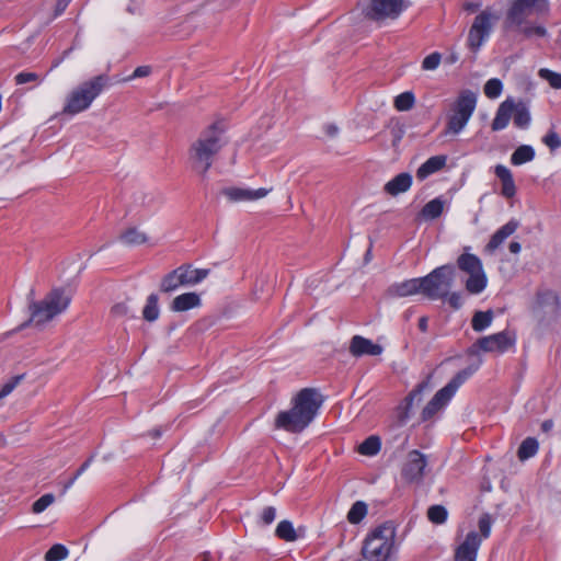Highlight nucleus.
Segmentation results:
<instances>
[{
  "instance_id": "1",
  "label": "nucleus",
  "mask_w": 561,
  "mask_h": 561,
  "mask_svg": "<svg viewBox=\"0 0 561 561\" xmlns=\"http://www.w3.org/2000/svg\"><path fill=\"white\" fill-rule=\"evenodd\" d=\"M322 403L323 397L319 390L304 388L291 399V408L276 415L274 427L300 433L313 421Z\"/></svg>"
},
{
  "instance_id": "2",
  "label": "nucleus",
  "mask_w": 561,
  "mask_h": 561,
  "mask_svg": "<svg viewBox=\"0 0 561 561\" xmlns=\"http://www.w3.org/2000/svg\"><path fill=\"white\" fill-rule=\"evenodd\" d=\"M550 14L549 0H512L505 15V27L522 34L525 38L546 37L547 28L530 21V15L547 18Z\"/></svg>"
},
{
  "instance_id": "3",
  "label": "nucleus",
  "mask_w": 561,
  "mask_h": 561,
  "mask_svg": "<svg viewBox=\"0 0 561 561\" xmlns=\"http://www.w3.org/2000/svg\"><path fill=\"white\" fill-rule=\"evenodd\" d=\"M224 133V124L215 122L206 127L191 145L188 161L196 173L204 176L210 169L215 157L225 145Z\"/></svg>"
},
{
  "instance_id": "4",
  "label": "nucleus",
  "mask_w": 561,
  "mask_h": 561,
  "mask_svg": "<svg viewBox=\"0 0 561 561\" xmlns=\"http://www.w3.org/2000/svg\"><path fill=\"white\" fill-rule=\"evenodd\" d=\"M107 85L106 75H99L83 81L68 94L62 113L76 115L88 110Z\"/></svg>"
},
{
  "instance_id": "5",
  "label": "nucleus",
  "mask_w": 561,
  "mask_h": 561,
  "mask_svg": "<svg viewBox=\"0 0 561 561\" xmlns=\"http://www.w3.org/2000/svg\"><path fill=\"white\" fill-rule=\"evenodd\" d=\"M394 538L396 528L391 523L376 527L364 541L363 557L368 561H386L393 549Z\"/></svg>"
},
{
  "instance_id": "6",
  "label": "nucleus",
  "mask_w": 561,
  "mask_h": 561,
  "mask_svg": "<svg viewBox=\"0 0 561 561\" xmlns=\"http://www.w3.org/2000/svg\"><path fill=\"white\" fill-rule=\"evenodd\" d=\"M476 107L477 93L468 89L460 91L450 106L444 134H460L470 121Z\"/></svg>"
},
{
  "instance_id": "7",
  "label": "nucleus",
  "mask_w": 561,
  "mask_h": 561,
  "mask_svg": "<svg viewBox=\"0 0 561 561\" xmlns=\"http://www.w3.org/2000/svg\"><path fill=\"white\" fill-rule=\"evenodd\" d=\"M480 364L481 360L476 365H470L458 371L445 387L438 390L423 409L421 414L422 420L428 421L443 410L455 396L458 388L479 369Z\"/></svg>"
},
{
  "instance_id": "8",
  "label": "nucleus",
  "mask_w": 561,
  "mask_h": 561,
  "mask_svg": "<svg viewBox=\"0 0 561 561\" xmlns=\"http://www.w3.org/2000/svg\"><path fill=\"white\" fill-rule=\"evenodd\" d=\"M70 301V296H68L64 289L55 288L41 301H33L30 305L31 321L37 325L44 324L66 311Z\"/></svg>"
},
{
  "instance_id": "9",
  "label": "nucleus",
  "mask_w": 561,
  "mask_h": 561,
  "mask_svg": "<svg viewBox=\"0 0 561 561\" xmlns=\"http://www.w3.org/2000/svg\"><path fill=\"white\" fill-rule=\"evenodd\" d=\"M456 268L451 264H445L434 268L422 277L423 295L436 300L446 298L453 286Z\"/></svg>"
},
{
  "instance_id": "10",
  "label": "nucleus",
  "mask_w": 561,
  "mask_h": 561,
  "mask_svg": "<svg viewBox=\"0 0 561 561\" xmlns=\"http://www.w3.org/2000/svg\"><path fill=\"white\" fill-rule=\"evenodd\" d=\"M456 264L461 272L469 276L465 283L469 294L479 295L486 288L488 277L482 261L476 254L463 252L457 257Z\"/></svg>"
},
{
  "instance_id": "11",
  "label": "nucleus",
  "mask_w": 561,
  "mask_h": 561,
  "mask_svg": "<svg viewBox=\"0 0 561 561\" xmlns=\"http://www.w3.org/2000/svg\"><path fill=\"white\" fill-rule=\"evenodd\" d=\"M409 7L407 0H369L364 8L366 19L380 23L386 20H397Z\"/></svg>"
},
{
  "instance_id": "12",
  "label": "nucleus",
  "mask_w": 561,
  "mask_h": 561,
  "mask_svg": "<svg viewBox=\"0 0 561 561\" xmlns=\"http://www.w3.org/2000/svg\"><path fill=\"white\" fill-rule=\"evenodd\" d=\"M496 16L490 11L480 12L473 20L469 28L467 46L473 53H477L484 42L490 37Z\"/></svg>"
},
{
  "instance_id": "13",
  "label": "nucleus",
  "mask_w": 561,
  "mask_h": 561,
  "mask_svg": "<svg viewBox=\"0 0 561 561\" xmlns=\"http://www.w3.org/2000/svg\"><path fill=\"white\" fill-rule=\"evenodd\" d=\"M515 344V336L508 331L480 337L469 350V355H478L479 351L485 353H505Z\"/></svg>"
},
{
  "instance_id": "14",
  "label": "nucleus",
  "mask_w": 561,
  "mask_h": 561,
  "mask_svg": "<svg viewBox=\"0 0 561 561\" xmlns=\"http://www.w3.org/2000/svg\"><path fill=\"white\" fill-rule=\"evenodd\" d=\"M427 459L420 450L413 449L408 453L401 468V477L408 483H420L424 478Z\"/></svg>"
},
{
  "instance_id": "15",
  "label": "nucleus",
  "mask_w": 561,
  "mask_h": 561,
  "mask_svg": "<svg viewBox=\"0 0 561 561\" xmlns=\"http://www.w3.org/2000/svg\"><path fill=\"white\" fill-rule=\"evenodd\" d=\"M559 308V299L556 293L546 289L536 295L531 306V313L538 321H543L547 314H554Z\"/></svg>"
},
{
  "instance_id": "16",
  "label": "nucleus",
  "mask_w": 561,
  "mask_h": 561,
  "mask_svg": "<svg viewBox=\"0 0 561 561\" xmlns=\"http://www.w3.org/2000/svg\"><path fill=\"white\" fill-rule=\"evenodd\" d=\"M482 539L476 531L467 534L463 542L455 551V561H476Z\"/></svg>"
},
{
  "instance_id": "17",
  "label": "nucleus",
  "mask_w": 561,
  "mask_h": 561,
  "mask_svg": "<svg viewBox=\"0 0 561 561\" xmlns=\"http://www.w3.org/2000/svg\"><path fill=\"white\" fill-rule=\"evenodd\" d=\"M419 293L423 294L422 277L394 283L387 288L386 295L390 298H402Z\"/></svg>"
},
{
  "instance_id": "18",
  "label": "nucleus",
  "mask_w": 561,
  "mask_h": 561,
  "mask_svg": "<svg viewBox=\"0 0 561 561\" xmlns=\"http://www.w3.org/2000/svg\"><path fill=\"white\" fill-rule=\"evenodd\" d=\"M350 353L355 357L377 356L382 353V346L362 335H354L351 340Z\"/></svg>"
},
{
  "instance_id": "19",
  "label": "nucleus",
  "mask_w": 561,
  "mask_h": 561,
  "mask_svg": "<svg viewBox=\"0 0 561 561\" xmlns=\"http://www.w3.org/2000/svg\"><path fill=\"white\" fill-rule=\"evenodd\" d=\"M271 192V188H241V187H228L224 190V195L230 202H244V201H256L265 197Z\"/></svg>"
},
{
  "instance_id": "20",
  "label": "nucleus",
  "mask_w": 561,
  "mask_h": 561,
  "mask_svg": "<svg viewBox=\"0 0 561 561\" xmlns=\"http://www.w3.org/2000/svg\"><path fill=\"white\" fill-rule=\"evenodd\" d=\"M518 227L519 222L517 220L511 219L507 221L504 226L494 232L485 245L484 251L488 253H493L510 236H512L517 230Z\"/></svg>"
},
{
  "instance_id": "21",
  "label": "nucleus",
  "mask_w": 561,
  "mask_h": 561,
  "mask_svg": "<svg viewBox=\"0 0 561 561\" xmlns=\"http://www.w3.org/2000/svg\"><path fill=\"white\" fill-rule=\"evenodd\" d=\"M515 110V101L513 99H506L503 101L495 113V117L491 124L493 131H499L507 127L513 112Z\"/></svg>"
},
{
  "instance_id": "22",
  "label": "nucleus",
  "mask_w": 561,
  "mask_h": 561,
  "mask_svg": "<svg viewBox=\"0 0 561 561\" xmlns=\"http://www.w3.org/2000/svg\"><path fill=\"white\" fill-rule=\"evenodd\" d=\"M494 172L502 183L501 194L505 198L514 197L516 194V185L511 170L503 164H497Z\"/></svg>"
},
{
  "instance_id": "23",
  "label": "nucleus",
  "mask_w": 561,
  "mask_h": 561,
  "mask_svg": "<svg viewBox=\"0 0 561 561\" xmlns=\"http://www.w3.org/2000/svg\"><path fill=\"white\" fill-rule=\"evenodd\" d=\"M412 185V176L410 173L403 172L396 175L386 183L383 190L391 196H397L410 190Z\"/></svg>"
},
{
  "instance_id": "24",
  "label": "nucleus",
  "mask_w": 561,
  "mask_h": 561,
  "mask_svg": "<svg viewBox=\"0 0 561 561\" xmlns=\"http://www.w3.org/2000/svg\"><path fill=\"white\" fill-rule=\"evenodd\" d=\"M201 305V297L196 293H184L176 296L171 302V310L174 312H182Z\"/></svg>"
},
{
  "instance_id": "25",
  "label": "nucleus",
  "mask_w": 561,
  "mask_h": 561,
  "mask_svg": "<svg viewBox=\"0 0 561 561\" xmlns=\"http://www.w3.org/2000/svg\"><path fill=\"white\" fill-rule=\"evenodd\" d=\"M446 164V157L445 156H434L427 159L423 164L420 165V168L416 171V178L420 181L425 180L433 173L438 172L442 170Z\"/></svg>"
},
{
  "instance_id": "26",
  "label": "nucleus",
  "mask_w": 561,
  "mask_h": 561,
  "mask_svg": "<svg viewBox=\"0 0 561 561\" xmlns=\"http://www.w3.org/2000/svg\"><path fill=\"white\" fill-rule=\"evenodd\" d=\"M180 271L181 277L186 286H192L201 283L209 274V270L207 268H192L191 265H181Z\"/></svg>"
},
{
  "instance_id": "27",
  "label": "nucleus",
  "mask_w": 561,
  "mask_h": 561,
  "mask_svg": "<svg viewBox=\"0 0 561 561\" xmlns=\"http://www.w3.org/2000/svg\"><path fill=\"white\" fill-rule=\"evenodd\" d=\"M182 286H186V285L184 284V280L181 277V271H180V266H179L178 268L168 273L161 279L160 290L162 293L169 294V293L176 290L178 288H180Z\"/></svg>"
},
{
  "instance_id": "28",
  "label": "nucleus",
  "mask_w": 561,
  "mask_h": 561,
  "mask_svg": "<svg viewBox=\"0 0 561 561\" xmlns=\"http://www.w3.org/2000/svg\"><path fill=\"white\" fill-rule=\"evenodd\" d=\"M514 125L517 128L526 129L530 125V113L527 105L524 102L515 103V110L513 112Z\"/></svg>"
},
{
  "instance_id": "29",
  "label": "nucleus",
  "mask_w": 561,
  "mask_h": 561,
  "mask_svg": "<svg viewBox=\"0 0 561 561\" xmlns=\"http://www.w3.org/2000/svg\"><path fill=\"white\" fill-rule=\"evenodd\" d=\"M160 316L159 297L157 294H150L147 297L142 309V318L148 322H154Z\"/></svg>"
},
{
  "instance_id": "30",
  "label": "nucleus",
  "mask_w": 561,
  "mask_h": 561,
  "mask_svg": "<svg viewBox=\"0 0 561 561\" xmlns=\"http://www.w3.org/2000/svg\"><path fill=\"white\" fill-rule=\"evenodd\" d=\"M119 241L127 245L142 244L147 241V236L139 231L137 228L131 227L123 231L119 237Z\"/></svg>"
},
{
  "instance_id": "31",
  "label": "nucleus",
  "mask_w": 561,
  "mask_h": 561,
  "mask_svg": "<svg viewBox=\"0 0 561 561\" xmlns=\"http://www.w3.org/2000/svg\"><path fill=\"white\" fill-rule=\"evenodd\" d=\"M493 311H477L471 320V327L476 332H482L486 328H489L493 321Z\"/></svg>"
},
{
  "instance_id": "32",
  "label": "nucleus",
  "mask_w": 561,
  "mask_h": 561,
  "mask_svg": "<svg viewBox=\"0 0 561 561\" xmlns=\"http://www.w3.org/2000/svg\"><path fill=\"white\" fill-rule=\"evenodd\" d=\"M535 158V150L528 145L519 146L511 156V162L514 165H520L531 161Z\"/></svg>"
},
{
  "instance_id": "33",
  "label": "nucleus",
  "mask_w": 561,
  "mask_h": 561,
  "mask_svg": "<svg viewBox=\"0 0 561 561\" xmlns=\"http://www.w3.org/2000/svg\"><path fill=\"white\" fill-rule=\"evenodd\" d=\"M538 442L534 437H527L524 439L517 450L519 460H527L534 457L538 451Z\"/></svg>"
},
{
  "instance_id": "34",
  "label": "nucleus",
  "mask_w": 561,
  "mask_h": 561,
  "mask_svg": "<svg viewBox=\"0 0 561 561\" xmlns=\"http://www.w3.org/2000/svg\"><path fill=\"white\" fill-rule=\"evenodd\" d=\"M443 210H444L443 201L440 198H434L423 206V208L421 210V215L425 219H436L442 215Z\"/></svg>"
},
{
  "instance_id": "35",
  "label": "nucleus",
  "mask_w": 561,
  "mask_h": 561,
  "mask_svg": "<svg viewBox=\"0 0 561 561\" xmlns=\"http://www.w3.org/2000/svg\"><path fill=\"white\" fill-rule=\"evenodd\" d=\"M381 442L378 436L371 435L367 437L359 446L358 453L364 456H375L379 453Z\"/></svg>"
},
{
  "instance_id": "36",
  "label": "nucleus",
  "mask_w": 561,
  "mask_h": 561,
  "mask_svg": "<svg viewBox=\"0 0 561 561\" xmlns=\"http://www.w3.org/2000/svg\"><path fill=\"white\" fill-rule=\"evenodd\" d=\"M275 535L285 541H295L297 539L296 530L289 520H282L275 529Z\"/></svg>"
},
{
  "instance_id": "37",
  "label": "nucleus",
  "mask_w": 561,
  "mask_h": 561,
  "mask_svg": "<svg viewBox=\"0 0 561 561\" xmlns=\"http://www.w3.org/2000/svg\"><path fill=\"white\" fill-rule=\"evenodd\" d=\"M367 515V504L362 501L355 502L347 513V520L351 524L360 523Z\"/></svg>"
},
{
  "instance_id": "38",
  "label": "nucleus",
  "mask_w": 561,
  "mask_h": 561,
  "mask_svg": "<svg viewBox=\"0 0 561 561\" xmlns=\"http://www.w3.org/2000/svg\"><path fill=\"white\" fill-rule=\"evenodd\" d=\"M415 96L411 91L403 92L396 96L393 105L400 112L409 111L414 106Z\"/></svg>"
},
{
  "instance_id": "39",
  "label": "nucleus",
  "mask_w": 561,
  "mask_h": 561,
  "mask_svg": "<svg viewBox=\"0 0 561 561\" xmlns=\"http://www.w3.org/2000/svg\"><path fill=\"white\" fill-rule=\"evenodd\" d=\"M69 554V550L61 543L53 545L45 553V561H61Z\"/></svg>"
},
{
  "instance_id": "40",
  "label": "nucleus",
  "mask_w": 561,
  "mask_h": 561,
  "mask_svg": "<svg viewBox=\"0 0 561 561\" xmlns=\"http://www.w3.org/2000/svg\"><path fill=\"white\" fill-rule=\"evenodd\" d=\"M448 512L443 505H432L427 510V518L433 524H444L447 519Z\"/></svg>"
},
{
  "instance_id": "41",
  "label": "nucleus",
  "mask_w": 561,
  "mask_h": 561,
  "mask_svg": "<svg viewBox=\"0 0 561 561\" xmlns=\"http://www.w3.org/2000/svg\"><path fill=\"white\" fill-rule=\"evenodd\" d=\"M111 314H112V317L118 318V319L135 317L134 309L128 305V301H122V302L115 304L111 308Z\"/></svg>"
},
{
  "instance_id": "42",
  "label": "nucleus",
  "mask_w": 561,
  "mask_h": 561,
  "mask_svg": "<svg viewBox=\"0 0 561 561\" xmlns=\"http://www.w3.org/2000/svg\"><path fill=\"white\" fill-rule=\"evenodd\" d=\"M502 90H503V84L501 82L500 79H496V78H492L490 80H488L484 84V94L489 98V99H496L501 95L502 93Z\"/></svg>"
},
{
  "instance_id": "43",
  "label": "nucleus",
  "mask_w": 561,
  "mask_h": 561,
  "mask_svg": "<svg viewBox=\"0 0 561 561\" xmlns=\"http://www.w3.org/2000/svg\"><path fill=\"white\" fill-rule=\"evenodd\" d=\"M539 77L547 80L551 88L561 89V73L542 68L539 70Z\"/></svg>"
},
{
  "instance_id": "44",
  "label": "nucleus",
  "mask_w": 561,
  "mask_h": 561,
  "mask_svg": "<svg viewBox=\"0 0 561 561\" xmlns=\"http://www.w3.org/2000/svg\"><path fill=\"white\" fill-rule=\"evenodd\" d=\"M14 81L16 85H22L25 83H34L37 85L42 82V79L36 72L22 71L14 77Z\"/></svg>"
},
{
  "instance_id": "45",
  "label": "nucleus",
  "mask_w": 561,
  "mask_h": 561,
  "mask_svg": "<svg viewBox=\"0 0 561 561\" xmlns=\"http://www.w3.org/2000/svg\"><path fill=\"white\" fill-rule=\"evenodd\" d=\"M55 501V496L51 493H47L42 495L38 500H36L32 505V511L35 514H39L44 512L49 505H51Z\"/></svg>"
},
{
  "instance_id": "46",
  "label": "nucleus",
  "mask_w": 561,
  "mask_h": 561,
  "mask_svg": "<svg viewBox=\"0 0 561 561\" xmlns=\"http://www.w3.org/2000/svg\"><path fill=\"white\" fill-rule=\"evenodd\" d=\"M442 61V55L438 51H434L426 56L422 61V69L432 71L438 68Z\"/></svg>"
},
{
  "instance_id": "47",
  "label": "nucleus",
  "mask_w": 561,
  "mask_h": 561,
  "mask_svg": "<svg viewBox=\"0 0 561 561\" xmlns=\"http://www.w3.org/2000/svg\"><path fill=\"white\" fill-rule=\"evenodd\" d=\"M276 518V508L274 506H265L257 519V524L261 526L271 525Z\"/></svg>"
},
{
  "instance_id": "48",
  "label": "nucleus",
  "mask_w": 561,
  "mask_h": 561,
  "mask_svg": "<svg viewBox=\"0 0 561 561\" xmlns=\"http://www.w3.org/2000/svg\"><path fill=\"white\" fill-rule=\"evenodd\" d=\"M478 526L481 533V536H479L481 539H486L490 537L491 534V527H492V518L490 514L485 513L483 514L478 522Z\"/></svg>"
},
{
  "instance_id": "49",
  "label": "nucleus",
  "mask_w": 561,
  "mask_h": 561,
  "mask_svg": "<svg viewBox=\"0 0 561 561\" xmlns=\"http://www.w3.org/2000/svg\"><path fill=\"white\" fill-rule=\"evenodd\" d=\"M428 387L427 381L420 382L414 390L410 392V394L407 397V405L408 408H411L413 404V401L416 400L417 402L422 399L423 391Z\"/></svg>"
},
{
  "instance_id": "50",
  "label": "nucleus",
  "mask_w": 561,
  "mask_h": 561,
  "mask_svg": "<svg viewBox=\"0 0 561 561\" xmlns=\"http://www.w3.org/2000/svg\"><path fill=\"white\" fill-rule=\"evenodd\" d=\"M22 378H23V375H19V376L13 377L7 383H4L0 390V399L9 396L14 390V388L20 383Z\"/></svg>"
},
{
  "instance_id": "51",
  "label": "nucleus",
  "mask_w": 561,
  "mask_h": 561,
  "mask_svg": "<svg viewBox=\"0 0 561 561\" xmlns=\"http://www.w3.org/2000/svg\"><path fill=\"white\" fill-rule=\"evenodd\" d=\"M542 141L546 146H548L551 150H554L561 146V138L556 131H549L543 138Z\"/></svg>"
},
{
  "instance_id": "52",
  "label": "nucleus",
  "mask_w": 561,
  "mask_h": 561,
  "mask_svg": "<svg viewBox=\"0 0 561 561\" xmlns=\"http://www.w3.org/2000/svg\"><path fill=\"white\" fill-rule=\"evenodd\" d=\"M151 70L152 69L150 66H139L134 70V72L126 80L129 81V80H134L137 78L148 77L151 73Z\"/></svg>"
},
{
  "instance_id": "53",
  "label": "nucleus",
  "mask_w": 561,
  "mask_h": 561,
  "mask_svg": "<svg viewBox=\"0 0 561 561\" xmlns=\"http://www.w3.org/2000/svg\"><path fill=\"white\" fill-rule=\"evenodd\" d=\"M447 300H448V304L450 305L451 308L454 309H459L462 307V296L460 293H451L447 295Z\"/></svg>"
},
{
  "instance_id": "54",
  "label": "nucleus",
  "mask_w": 561,
  "mask_h": 561,
  "mask_svg": "<svg viewBox=\"0 0 561 561\" xmlns=\"http://www.w3.org/2000/svg\"><path fill=\"white\" fill-rule=\"evenodd\" d=\"M71 0H57L54 16H59L65 12Z\"/></svg>"
},
{
  "instance_id": "55",
  "label": "nucleus",
  "mask_w": 561,
  "mask_h": 561,
  "mask_svg": "<svg viewBox=\"0 0 561 561\" xmlns=\"http://www.w3.org/2000/svg\"><path fill=\"white\" fill-rule=\"evenodd\" d=\"M90 462H91V459H88L87 461H84L81 467L77 470L76 474L73 476V478L70 480L69 484H72L73 481L76 479H78L87 469L88 467L90 466Z\"/></svg>"
},
{
  "instance_id": "56",
  "label": "nucleus",
  "mask_w": 561,
  "mask_h": 561,
  "mask_svg": "<svg viewBox=\"0 0 561 561\" xmlns=\"http://www.w3.org/2000/svg\"><path fill=\"white\" fill-rule=\"evenodd\" d=\"M510 251L514 254H517L520 252L522 250V245L520 243L516 242V241H513L510 243V247H508Z\"/></svg>"
},
{
  "instance_id": "57",
  "label": "nucleus",
  "mask_w": 561,
  "mask_h": 561,
  "mask_svg": "<svg viewBox=\"0 0 561 561\" xmlns=\"http://www.w3.org/2000/svg\"><path fill=\"white\" fill-rule=\"evenodd\" d=\"M427 322H428V319L426 317H421L419 319V329L422 332H426L427 331Z\"/></svg>"
},
{
  "instance_id": "58",
  "label": "nucleus",
  "mask_w": 561,
  "mask_h": 561,
  "mask_svg": "<svg viewBox=\"0 0 561 561\" xmlns=\"http://www.w3.org/2000/svg\"><path fill=\"white\" fill-rule=\"evenodd\" d=\"M480 8V3L469 2L465 4V10L469 12H476Z\"/></svg>"
},
{
  "instance_id": "59",
  "label": "nucleus",
  "mask_w": 561,
  "mask_h": 561,
  "mask_svg": "<svg viewBox=\"0 0 561 561\" xmlns=\"http://www.w3.org/2000/svg\"><path fill=\"white\" fill-rule=\"evenodd\" d=\"M542 430L545 432L549 431L551 427H552V422L551 421H545L541 425Z\"/></svg>"
},
{
  "instance_id": "60",
  "label": "nucleus",
  "mask_w": 561,
  "mask_h": 561,
  "mask_svg": "<svg viewBox=\"0 0 561 561\" xmlns=\"http://www.w3.org/2000/svg\"><path fill=\"white\" fill-rule=\"evenodd\" d=\"M327 133L330 136H334L337 133V128L335 126H329L328 129H327Z\"/></svg>"
},
{
  "instance_id": "61",
  "label": "nucleus",
  "mask_w": 561,
  "mask_h": 561,
  "mask_svg": "<svg viewBox=\"0 0 561 561\" xmlns=\"http://www.w3.org/2000/svg\"><path fill=\"white\" fill-rule=\"evenodd\" d=\"M457 60H458V56H457V55H455V54H451V55L449 56V58H448V62H449V64H454V62H456Z\"/></svg>"
},
{
  "instance_id": "62",
  "label": "nucleus",
  "mask_w": 561,
  "mask_h": 561,
  "mask_svg": "<svg viewBox=\"0 0 561 561\" xmlns=\"http://www.w3.org/2000/svg\"><path fill=\"white\" fill-rule=\"evenodd\" d=\"M199 558L201 561H210V556L208 553H204Z\"/></svg>"
},
{
  "instance_id": "63",
  "label": "nucleus",
  "mask_w": 561,
  "mask_h": 561,
  "mask_svg": "<svg viewBox=\"0 0 561 561\" xmlns=\"http://www.w3.org/2000/svg\"><path fill=\"white\" fill-rule=\"evenodd\" d=\"M133 10H134V7L128 8V12L133 13L134 12Z\"/></svg>"
},
{
  "instance_id": "64",
  "label": "nucleus",
  "mask_w": 561,
  "mask_h": 561,
  "mask_svg": "<svg viewBox=\"0 0 561 561\" xmlns=\"http://www.w3.org/2000/svg\"><path fill=\"white\" fill-rule=\"evenodd\" d=\"M133 10H134V7L128 8V12L133 13L134 12Z\"/></svg>"
}]
</instances>
